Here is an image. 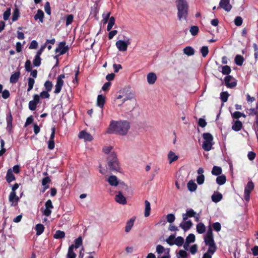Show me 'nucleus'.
Here are the masks:
<instances>
[{
    "instance_id": "1",
    "label": "nucleus",
    "mask_w": 258,
    "mask_h": 258,
    "mask_svg": "<svg viewBox=\"0 0 258 258\" xmlns=\"http://www.w3.org/2000/svg\"><path fill=\"white\" fill-rule=\"evenodd\" d=\"M130 128V123L126 120H111L107 130L108 134L125 135Z\"/></svg>"
},
{
    "instance_id": "2",
    "label": "nucleus",
    "mask_w": 258,
    "mask_h": 258,
    "mask_svg": "<svg viewBox=\"0 0 258 258\" xmlns=\"http://www.w3.org/2000/svg\"><path fill=\"white\" fill-rule=\"evenodd\" d=\"M178 19L186 20L188 14V5L186 0H176Z\"/></svg>"
},
{
    "instance_id": "3",
    "label": "nucleus",
    "mask_w": 258,
    "mask_h": 258,
    "mask_svg": "<svg viewBox=\"0 0 258 258\" xmlns=\"http://www.w3.org/2000/svg\"><path fill=\"white\" fill-rule=\"evenodd\" d=\"M204 242L205 244L208 246V249L209 251H216L217 247L214 242L212 230L211 226H209V229L207 231L206 234L204 237Z\"/></svg>"
},
{
    "instance_id": "4",
    "label": "nucleus",
    "mask_w": 258,
    "mask_h": 258,
    "mask_svg": "<svg viewBox=\"0 0 258 258\" xmlns=\"http://www.w3.org/2000/svg\"><path fill=\"white\" fill-rule=\"evenodd\" d=\"M107 166L109 170L113 171H118L120 165L115 153H112L107 157Z\"/></svg>"
},
{
    "instance_id": "5",
    "label": "nucleus",
    "mask_w": 258,
    "mask_h": 258,
    "mask_svg": "<svg viewBox=\"0 0 258 258\" xmlns=\"http://www.w3.org/2000/svg\"><path fill=\"white\" fill-rule=\"evenodd\" d=\"M204 141L202 148L206 151H209L212 149L213 145V137L210 133H204L203 135Z\"/></svg>"
},
{
    "instance_id": "6",
    "label": "nucleus",
    "mask_w": 258,
    "mask_h": 258,
    "mask_svg": "<svg viewBox=\"0 0 258 258\" xmlns=\"http://www.w3.org/2000/svg\"><path fill=\"white\" fill-rule=\"evenodd\" d=\"M131 41L129 38H126L124 40H119L116 42L115 45L117 49L120 51H125L127 46L131 44Z\"/></svg>"
},
{
    "instance_id": "7",
    "label": "nucleus",
    "mask_w": 258,
    "mask_h": 258,
    "mask_svg": "<svg viewBox=\"0 0 258 258\" xmlns=\"http://www.w3.org/2000/svg\"><path fill=\"white\" fill-rule=\"evenodd\" d=\"M83 244V239L81 236H79L74 240V244H71L68 248V254L76 255L74 251V249H77Z\"/></svg>"
},
{
    "instance_id": "8",
    "label": "nucleus",
    "mask_w": 258,
    "mask_h": 258,
    "mask_svg": "<svg viewBox=\"0 0 258 258\" xmlns=\"http://www.w3.org/2000/svg\"><path fill=\"white\" fill-rule=\"evenodd\" d=\"M254 184L252 181L247 182L244 188V192L243 195V199L246 202H249L250 200V194L254 189Z\"/></svg>"
},
{
    "instance_id": "9",
    "label": "nucleus",
    "mask_w": 258,
    "mask_h": 258,
    "mask_svg": "<svg viewBox=\"0 0 258 258\" xmlns=\"http://www.w3.org/2000/svg\"><path fill=\"white\" fill-rule=\"evenodd\" d=\"M122 101L123 103H125V105L128 106V108L126 110V112L131 111L134 109L136 101L133 95L131 97H125Z\"/></svg>"
},
{
    "instance_id": "10",
    "label": "nucleus",
    "mask_w": 258,
    "mask_h": 258,
    "mask_svg": "<svg viewBox=\"0 0 258 258\" xmlns=\"http://www.w3.org/2000/svg\"><path fill=\"white\" fill-rule=\"evenodd\" d=\"M65 76L64 74H61L58 76L57 78L56 83L55 86V90L54 91V93L55 94H58L60 93L62 87L63 85L64 82L63 81V79H64Z\"/></svg>"
},
{
    "instance_id": "11",
    "label": "nucleus",
    "mask_w": 258,
    "mask_h": 258,
    "mask_svg": "<svg viewBox=\"0 0 258 258\" xmlns=\"http://www.w3.org/2000/svg\"><path fill=\"white\" fill-rule=\"evenodd\" d=\"M53 208L52 202L50 200H48L45 203V208L42 210L43 215L46 217L49 216L52 212V209Z\"/></svg>"
},
{
    "instance_id": "12",
    "label": "nucleus",
    "mask_w": 258,
    "mask_h": 258,
    "mask_svg": "<svg viewBox=\"0 0 258 258\" xmlns=\"http://www.w3.org/2000/svg\"><path fill=\"white\" fill-rule=\"evenodd\" d=\"M64 41L60 42L57 48L55 49V52L58 53V55H61L66 53L69 50V46L66 45Z\"/></svg>"
},
{
    "instance_id": "13",
    "label": "nucleus",
    "mask_w": 258,
    "mask_h": 258,
    "mask_svg": "<svg viewBox=\"0 0 258 258\" xmlns=\"http://www.w3.org/2000/svg\"><path fill=\"white\" fill-rule=\"evenodd\" d=\"M39 96L35 94L33 96V99L29 102V108L31 111H34L37 107V105L39 103Z\"/></svg>"
},
{
    "instance_id": "14",
    "label": "nucleus",
    "mask_w": 258,
    "mask_h": 258,
    "mask_svg": "<svg viewBox=\"0 0 258 258\" xmlns=\"http://www.w3.org/2000/svg\"><path fill=\"white\" fill-rule=\"evenodd\" d=\"M192 225L193 224L191 220H182V221L179 224V227L185 232L188 230Z\"/></svg>"
},
{
    "instance_id": "15",
    "label": "nucleus",
    "mask_w": 258,
    "mask_h": 258,
    "mask_svg": "<svg viewBox=\"0 0 258 258\" xmlns=\"http://www.w3.org/2000/svg\"><path fill=\"white\" fill-rule=\"evenodd\" d=\"M219 7L226 12H229L232 8V6L230 4L229 0H221L219 3Z\"/></svg>"
},
{
    "instance_id": "16",
    "label": "nucleus",
    "mask_w": 258,
    "mask_h": 258,
    "mask_svg": "<svg viewBox=\"0 0 258 258\" xmlns=\"http://www.w3.org/2000/svg\"><path fill=\"white\" fill-rule=\"evenodd\" d=\"M225 83L228 88H233L236 85L234 79L231 76H227L225 78Z\"/></svg>"
},
{
    "instance_id": "17",
    "label": "nucleus",
    "mask_w": 258,
    "mask_h": 258,
    "mask_svg": "<svg viewBox=\"0 0 258 258\" xmlns=\"http://www.w3.org/2000/svg\"><path fill=\"white\" fill-rule=\"evenodd\" d=\"M78 137L80 139H83L85 141H91L93 140V137L88 133L85 131L80 132Z\"/></svg>"
},
{
    "instance_id": "18",
    "label": "nucleus",
    "mask_w": 258,
    "mask_h": 258,
    "mask_svg": "<svg viewBox=\"0 0 258 258\" xmlns=\"http://www.w3.org/2000/svg\"><path fill=\"white\" fill-rule=\"evenodd\" d=\"M115 201L121 205L126 204V200L120 191H119L115 197Z\"/></svg>"
},
{
    "instance_id": "19",
    "label": "nucleus",
    "mask_w": 258,
    "mask_h": 258,
    "mask_svg": "<svg viewBox=\"0 0 258 258\" xmlns=\"http://www.w3.org/2000/svg\"><path fill=\"white\" fill-rule=\"evenodd\" d=\"M196 212L192 209H187L185 213L182 215V220H187L188 218H191L196 216Z\"/></svg>"
},
{
    "instance_id": "20",
    "label": "nucleus",
    "mask_w": 258,
    "mask_h": 258,
    "mask_svg": "<svg viewBox=\"0 0 258 258\" xmlns=\"http://www.w3.org/2000/svg\"><path fill=\"white\" fill-rule=\"evenodd\" d=\"M107 181L109 184L112 186H116L119 183V180L115 175H111L109 176Z\"/></svg>"
},
{
    "instance_id": "21",
    "label": "nucleus",
    "mask_w": 258,
    "mask_h": 258,
    "mask_svg": "<svg viewBox=\"0 0 258 258\" xmlns=\"http://www.w3.org/2000/svg\"><path fill=\"white\" fill-rule=\"evenodd\" d=\"M147 80L150 85H153L157 80V76L154 73H149L147 76Z\"/></svg>"
},
{
    "instance_id": "22",
    "label": "nucleus",
    "mask_w": 258,
    "mask_h": 258,
    "mask_svg": "<svg viewBox=\"0 0 258 258\" xmlns=\"http://www.w3.org/2000/svg\"><path fill=\"white\" fill-rule=\"evenodd\" d=\"M19 197L16 195L15 191H11L9 195V201L12 203V205L15 206L19 201Z\"/></svg>"
},
{
    "instance_id": "23",
    "label": "nucleus",
    "mask_w": 258,
    "mask_h": 258,
    "mask_svg": "<svg viewBox=\"0 0 258 258\" xmlns=\"http://www.w3.org/2000/svg\"><path fill=\"white\" fill-rule=\"evenodd\" d=\"M167 158L169 160V163L171 164L176 161L178 158V156L176 155L175 153L170 151L168 153Z\"/></svg>"
},
{
    "instance_id": "24",
    "label": "nucleus",
    "mask_w": 258,
    "mask_h": 258,
    "mask_svg": "<svg viewBox=\"0 0 258 258\" xmlns=\"http://www.w3.org/2000/svg\"><path fill=\"white\" fill-rule=\"evenodd\" d=\"M105 102V97L102 95H99L97 98V105L102 108Z\"/></svg>"
},
{
    "instance_id": "25",
    "label": "nucleus",
    "mask_w": 258,
    "mask_h": 258,
    "mask_svg": "<svg viewBox=\"0 0 258 258\" xmlns=\"http://www.w3.org/2000/svg\"><path fill=\"white\" fill-rule=\"evenodd\" d=\"M21 73L19 71L16 72L13 74L10 79V82L11 83L15 84L19 80L20 77Z\"/></svg>"
},
{
    "instance_id": "26",
    "label": "nucleus",
    "mask_w": 258,
    "mask_h": 258,
    "mask_svg": "<svg viewBox=\"0 0 258 258\" xmlns=\"http://www.w3.org/2000/svg\"><path fill=\"white\" fill-rule=\"evenodd\" d=\"M136 218L133 217L128 220L127 223L125 228V231L126 232H128L131 231L132 228L133 227L134 222L135 221Z\"/></svg>"
},
{
    "instance_id": "27",
    "label": "nucleus",
    "mask_w": 258,
    "mask_h": 258,
    "mask_svg": "<svg viewBox=\"0 0 258 258\" xmlns=\"http://www.w3.org/2000/svg\"><path fill=\"white\" fill-rule=\"evenodd\" d=\"M50 182V179L48 177H45L42 180V184L43 186L42 192H44L47 189L49 188L48 183Z\"/></svg>"
},
{
    "instance_id": "28",
    "label": "nucleus",
    "mask_w": 258,
    "mask_h": 258,
    "mask_svg": "<svg viewBox=\"0 0 258 258\" xmlns=\"http://www.w3.org/2000/svg\"><path fill=\"white\" fill-rule=\"evenodd\" d=\"M187 186L188 190H189L191 192L195 191L197 188V185L192 180H190L188 181V182L187 184Z\"/></svg>"
},
{
    "instance_id": "29",
    "label": "nucleus",
    "mask_w": 258,
    "mask_h": 258,
    "mask_svg": "<svg viewBox=\"0 0 258 258\" xmlns=\"http://www.w3.org/2000/svg\"><path fill=\"white\" fill-rule=\"evenodd\" d=\"M196 230L198 233L203 234L206 231V226L202 223H199L196 226Z\"/></svg>"
},
{
    "instance_id": "30",
    "label": "nucleus",
    "mask_w": 258,
    "mask_h": 258,
    "mask_svg": "<svg viewBox=\"0 0 258 258\" xmlns=\"http://www.w3.org/2000/svg\"><path fill=\"white\" fill-rule=\"evenodd\" d=\"M145 213L144 215L145 217H147L150 215V211H151V206L150 202L146 200L145 201Z\"/></svg>"
},
{
    "instance_id": "31",
    "label": "nucleus",
    "mask_w": 258,
    "mask_h": 258,
    "mask_svg": "<svg viewBox=\"0 0 258 258\" xmlns=\"http://www.w3.org/2000/svg\"><path fill=\"white\" fill-rule=\"evenodd\" d=\"M7 128L8 130H10L12 127V121H13V117L11 113V112H9L7 115Z\"/></svg>"
},
{
    "instance_id": "32",
    "label": "nucleus",
    "mask_w": 258,
    "mask_h": 258,
    "mask_svg": "<svg viewBox=\"0 0 258 258\" xmlns=\"http://www.w3.org/2000/svg\"><path fill=\"white\" fill-rule=\"evenodd\" d=\"M242 126V122L239 120H236L234 122V123L232 126V128L233 130H234L236 132H238L241 129Z\"/></svg>"
},
{
    "instance_id": "33",
    "label": "nucleus",
    "mask_w": 258,
    "mask_h": 258,
    "mask_svg": "<svg viewBox=\"0 0 258 258\" xmlns=\"http://www.w3.org/2000/svg\"><path fill=\"white\" fill-rule=\"evenodd\" d=\"M6 179L8 182H11L15 179V177L11 169H9L6 175Z\"/></svg>"
},
{
    "instance_id": "34",
    "label": "nucleus",
    "mask_w": 258,
    "mask_h": 258,
    "mask_svg": "<svg viewBox=\"0 0 258 258\" xmlns=\"http://www.w3.org/2000/svg\"><path fill=\"white\" fill-rule=\"evenodd\" d=\"M103 152L107 155H110L112 153H115L113 151V147L110 145H105L103 147Z\"/></svg>"
},
{
    "instance_id": "35",
    "label": "nucleus",
    "mask_w": 258,
    "mask_h": 258,
    "mask_svg": "<svg viewBox=\"0 0 258 258\" xmlns=\"http://www.w3.org/2000/svg\"><path fill=\"white\" fill-rule=\"evenodd\" d=\"M44 18V13L41 10H38L36 14L34 16V19L35 20H39L41 22H43Z\"/></svg>"
},
{
    "instance_id": "36",
    "label": "nucleus",
    "mask_w": 258,
    "mask_h": 258,
    "mask_svg": "<svg viewBox=\"0 0 258 258\" xmlns=\"http://www.w3.org/2000/svg\"><path fill=\"white\" fill-rule=\"evenodd\" d=\"M65 233L63 231L59 230H57L53 235V237L55 239H62L64 238Z\"/></svg>"
},
{
    "instance_id": "37",
    "label": "nucleus",
    "mask_w": 258,
    "mask_h": 258,
    "mask_svg": "<svg viewBox=\"0 0 258 258\" xmlns=\"http://www.w3.org/2000/svg\"><path fill=\"white\" fill-rule=\"evenodd\" d=\"M222 199V195L219 192H215L212 196V200L214 202L217 203Z\"/></svg>"
},
{
    "instance_id": "38",
    "label": "nucleus",
    "mask_w": 258,
    "mask_h": 258,
    "mask_svg": "<svg viewBox=\"0 0 258 258\" xmlns=\"http://www.w3.org/2000/svg\"><path fill=\"white\" fill-rule=\"evenodd\" d=\"M183 52L188 56H191L194 54L195 50L190 46H187L183 49Z\"/></svg>"
},
{
    "instance_id": "39",
    "label": "nucleus",
    "mask_w": 258,
    "mask_h": 258,
    "mask_svg": "<svg viewBox=\"0 0 258 258\" xmlns=\"http://www.w3.org/2000/svg\"><path fill=\"white\" fill-rule=\"evenodd\" d=\"M35 230L36 231V235L39 236L43 232L44 227L41 224H38L35 226Z\"/></svg>"
},
{
    "instance_id": "40",
    "label": "nucleus",
    "mask_w": 258,
    "mask_h": 258,
    "mask_svg": "<svg viewBox=\"0 0 258 258\" xmlns=\"http://www.w3.org/2000/svg\"><path fill=\"white\" fill-rule=\"evenodd\" d=\"M226 181V176L224 175H219L216 178V182L219 185H223L224 184Z\"/></svg>"
},
{
    "instance_id": "41",
    "label": "nucleus",
    "mask_w": 258,
    "mask_h": 258,
    "mask_svg": "<svg viewBox=\"0 0 258 258\" xmlns=\"http://www.w3.org/2000/svg\"><path fill=\"white\" fill-rule=\"evenodd\" d=\"M41 63V59L40 58V56L37 54H36L35 57L33 60V64L34 67H38L40 66Z\"/></svg>"
},
{
    "instance_id": "42",
    "label": "nucleus",
    "mask_w": 258,
    "mask_h": 258,
    "mask_svg": "<svg viewBox=\"0 0 258 258\" xmlns=\"http://www.w3.org/2000/svg\"><path fill=\"white\" fill-rule=\"evenodd\" d=\"M235 63L239 66H241L243 64L244 61V58L243 56L240 55H237L235 57Z\"/></svg>"
},
{
    "instance_id": "43",
    "label": "nucleus",
    "mask_w": 258,
    "mask_h": 258,
    "mask_svg": "<svg viewBox=\"0 0 258 258\" xmlns=\"http://www.w3.org/2000/svg\"><path fill=\"white\" fill-rule=\"evenodd\" d=\"M222 173V169L220 167L214 166L212 170V173L214 175H219Z\"/></svg>"
},
{
    "instance_id": "44",
    "label": "nucleus",
    "mask_w": 258,
    "mask_h": 258,
    "mask_svg": "<svg viewBox=\"0 0 258 258\" xmlns=\"http://www.w3.org/2000/svg\"><path fill=\"white\" fill-rule=\"evenodd\" d=\"M184 242V239L181 236H178L174 239L173 242L174 244L177 245L178 246H181L183 245Z\"/></svg>"
},
{
    "instance_id": "45",
    "label": "nucleus",
    "mask_w": 258,
    "mask_h": 258,
    "mask_svg": "<svg viewBox=\"0 0 258 258\" xmlns=\"http://www.w3.org/2000/svg\"><path fill=\"white\" fill-rule=\"evenodd\" d=\"M20 16L19 10L18 8H16L13 13L12 21L15 22L16 21Z\"/></svg>"
},
{
    "instance_id": "46",
    "label": "nucleus",
    "mask_w": 258,
    "mask_h": 258,
    "mask_svg": "<svg viewBox=\"0 0 258 258\" xmlns=\"http://www.w3.org/2000/svg\"><path fill=\"white\" fill-rule=\"evenodd\" d=\"M199 31V27L197 26H192L189 29L190 34L193 36H196L198 34Z\"/></svg>"
},
{
    "instance_id": "47",
    "label": "nucleus",
    "mask_w": 258,
    "mask_h": 258,
    "mask_svg": "<svg viewBox=\"0 0 258 258\" xmlns=\"http://www.w3.org/2000/svg\"><path fill=\"white\" fill-rule=\"evenodd\" d=\"M115 23V19L114 17H111L109 20V22L107 27V30L109 31L113 26Z\"/></svg>"
},
{
    "instance_id": "48",
    "label": "nucleus",
    "mask_w": 258,
    "mask_h": 258,
    "mask_svg": "<svg viewBox=\"0 0 258 258\" xmlns=\"http://www.w3.org/2000/svg\"><path fill=\"white\" fill-rule=\"evenodd\" d=\"M231 69L228 66L222 67L221 72L223 75H229L231 72Z\"/></svg>"
},
{
    "instance_id": "49",
    "label": "nucleus",
    "mask_w": 258,
    "mask_h": 258,
    "mask_svg": "<svg viewBox=\"0 0 258 258\" xmlns=\"http://www.w3.org/2000/svg\"><path fill=\"white\" fill-rule=\"evenodd\" d=\"M200 51L201 53H202L203 57H206L209 53V49L208 46H204L202 47L200 49Z\"/></svg>"
},
{
    "instance_id": "50",
    "label": "nucleus",
    "mask_w": 258,
    "mask_h": 258,
    "mask_svg": "<svg viewBox=\"0 0 258 258\" xmlns=\"http://www.w3.org/2000/svg\"><path fill=\"white\" fill-rule=\"evenodd\" d=\"M156 252L160 254L163 253L164 252L166 253L167 252V249H165L163 246L159 244L156 246Z\"/></svg>"
},
{
    "instance_id": "51",
    "label": "nucleus",
    "mask_w": 258,
    "mask_h": 258,
    "mask_svg": "<svg viewBox=\"0 0 258 258\" xmlns=\"http://www.w3.org/2000/svg\"><path fill=\"white\" fill-rule=\"evenodd\" d=\"M187 243H193L195 241V236L194 234H189L186 238Z\"/></svg>"
},
{
    "instance_id": "52",
    "label": "nucleus",
    "mask_w": 258,
    "mask_h": 258,
    "mask_svg": "<svg viewBox=\"0 0 258 258\" xmlns=\"http://www.w3.org/2000/svg\"><path fill=\"white\" fill-rule=\"evenodd\" d=\"M232 116L233 118H236V119H238L241 117H245L246 116L243 113H241L239 111H235L232 114Z\"/></svg>"
},
{
    "instance_id": "53",
    "label": "nucleus",
    "mask_w": 258,
    "mask_h": 258,
    "mask_svg": "<svg viewBox=\"0 0 258 258\" xmlns=\"http://www.w3.org/2000/svg\"><path fill=\"white\" fill-rule=\"evenodd\" d=\"M228 96L229 94L227 92H223L221 93L220 98L223 102H226L227 101Z\"/></svg>"
},
{
    "instance_id": "54",
    "label": "nucleus",
    "mask_w": 258,
    "mask_h": 258,
    "mask_svg": "<svg viewBox=\"0 0 258 258\" xmlns=\"http://www.w3.org/2000/svg\"><path fill=\"white\" fill-rule=\"evenodd\" d=\"M25 68L27 72H30L32 70L31 62L30 60H27L25 64Z\"/></svg>"
},
{
    "instance_id": "55",
    "label": "nucleus",
    "mask_w": 258,
    "mask_h": 258,
    "mask_svg": "<svg viewBox=\"0 0 258 258\" xmlns=\"http://www.w3.org/2000/svg\"><path fill=\"white\" fill-rule=\"evenodd\" d=\"M44 87L46 91L50 92L51 90L52 87V84L51 82L49 81H46L44 83Z\"/></svg>"
},
{
    "instance_id": "56",
    "label": "nucleus",
    "mask_w": 258,
    "mask_h": 258,
    "mask_svg": "<svg viewBox=\"0 0 258 258\" xmlns=\"http://www.w3.org/2000/svg\"><path fill=\"white\" fill-rule=\"evenodd\" d=\"M11 15V9H8L3 14V18L5 20H8Z\"/></svg>"
},
{
    "instance_id": "57",
    "label": "nucleus",
    "mask_w": 258,
    "mask_h": 258,
    "mask_svg": "<svg viewBox=\"0 0 258 258\" xmlns=\"http://www.w3.org/2000/svg\"><path fill=\"white\" fill-rule=\"evenodd\" d=\"M187 252L183 250H180L177 254V258H185L187 256Z\"/></svg>"
},
{
    "instance_id": "58",
    "label": "nucleus",
    "mask_w": 258,
    "mask_h": 258,
    "mask_svg": "<svg viewBox=\"0 0 258 258\" xmlns=\"http://www.w3.org/2000/svg\"><path fill=\"white\" fill-rule=\"evenodd\" d=\"M242 22L243 20L242 18L239 16L236 17L234 20V23L235 25L237 26H241L242 24Z\"/></svg>"
},
{
    "instance_id": "59",
    "label": "nucleus",
    "mask_w": 258,
    "mask_h": 258,
    "mask_svg": "<svg viewBox=\"0 0 258 258\" xmlns=\"http://www.w3.org/2000/svg\"><path fill=\"white\" fill-rule=\"evenodd\" d=\"M213 228L214 230L217 232H219L221 230V226L220 223L215 222L213 224Z\"/></svg>"
},
{
    "instance_id": "60",
    "label": "nucleus",
    "mask_w": 258,
    "mask_h": 258,
    "mask_svg": "<svg viewBox=\"0 0 258 258\" xmlns=\"http://www.w3.org/2000/svg\"><path fill=\"white\" fill-rule=\"evenodd\" d=\"M44 10L46 13L49 15L51 14V9L49 3L47 2L44 6Z\"/></svg>"
},
{
    "instance_id": "61",
    "label": "nucleus",
    "mask_w": 258,
    "mask_h": 258,
    "mask_svg": "<svg viewBox=\"0 0 258 258\" xmlns=\"http://www.w3.org/2000/svg\"><path fill=\"white\" fill-rule=\"evenodd\" d=\"M167 221L169 223H172L174 221L175 217L174 214H169L167 215Z\"/></svg>"
},
{
    "instance_id": "62",
    "label": "nucleus",
    "mask_w": 258,
    "mask_h": 258,
    "mask_svg": "<svg viewBox=\"0 0 258 258\" xmlns=\"http://www.w3.org/2000/svg\"><path fill=\"white\" fill-rule=\"evenodd\" d=\"M205 180V176L204 175H199L197 178V181L199 184H202Z\"/></svg>"
},
{
    "instance_id": "63",
    "label": "nucleus",
    "mask_w": 258,
    "mask_h": 258,
    "mask_svg": "<svg viewBox=\"0 0 258 258\" xmlns=\"http://www.w3.org/2000/svg\"><path fill=\"white\" fill-rule=\"evenodd\" d=\"M215 251H209V250L205 253L202 257V258H212V256L215 253Z\"/></svg>"
},
{
    "instance_id": "64",
    "label": "nucleus",
    "mask_w": 258,
    "mask_h": 258,
    "mask_svg": "<svg viewBox=\"0 0 258 258\" xmlns=\"http://www.w3.org/2000/svg\"><path fill=\"white\" fill-rule=\"evenodd\" d=\"M38 46V43L36 40H32L29 46V48L30 49H36Z\"/></svg>"
}]
</instances>
